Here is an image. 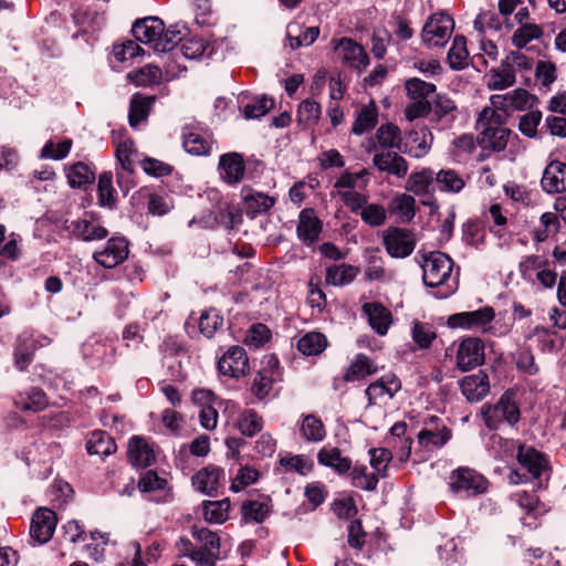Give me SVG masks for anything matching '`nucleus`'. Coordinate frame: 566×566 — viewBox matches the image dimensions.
Segmentation results:
<instances>
[{
    "label": "nucleus",
    "mask_w": 566,
    "mask_h": 566,
    "mask_svg": "<svg viewBox=\"0 0 566 566\" xmlns=\"http://www.w3.org/2000/svg\"><path fill=\"white\" fill-rule=\"evenodd\" d=\"M422 280L426 286L433 289L432 295L437 298H447L459 286V275L453 274V261L440 251L430 252L423 258L421 264Z\"/></svg>",
    "instance_id": "1"
},
{
    "label": "nucleus",
    "mask_w": 566,
    "mask_h": 566,
    "mask_svg": "<svg viewBox=\"0 0 566 566\" xmlns=\"http://www.w3.org/2000/svg\"><path fill=\"white\" fill-rule=\"evenodd\" d=\"M134 38L149 45L156 52H168L181 40V32L176 27L165 30L164 22L156 17H148L134 23Z\"/></svg>",
    "instance_id": "2"
},
{
    "label": "nucleus",
    "mask_w": 566,
    "mask_h": 566,
    "mask_svg": "<svg viewBox=\"0 0 566 566\" xmlns=\"http://www.w3.org/2000/svg\"><path fill=\"white\" fill-rule=\"evenodd\" d=\"M507 115L491 108H483L479 114L476 143L486 150L502 151L505 149L511 130L504 126Z\"/></svg>",
    "instance_id": "3"
},
{
    "label": "nucleus",
    "mask_w": 566,
    "mask_h": 566,
    "mask_svg": "<svg viewBox=\"0 0 566 566\" xmlns=\"http://www.w3.org/2000/svg\"><path fill=\"white\" fill-rule=\"evenodd\" d=\"M495 319L494 308L483 306L475 311L460 312L448 317L447 325L450 328H461L480 334L495 335L493 322Z\"/></svg>",
    "instance_id": "4"
},
{
    "label": "nucleus",
    "mask_w": 566,
    "mask_h": 566,
    "mask_svg": "<svg viewBox=\"0 0 566 566\" xmlns=\"http://www.w3.org/2000/svg\"><path fill=\"white\" fill-rule=\"evenodd\" d=\"M485 426L496 430L503 422L513 426L520 420V409L512 392H504L495 405H485L481 410Z\"/></svg>",
    "instance_id": "5"
},
{
    "label": "nucleus",
    "mask_w": 566,
    "mask_h": 566,
    "mask_svg": "<svg viewBox=\"0 0 566 566\" xmlns=\"http://www.w3.org/2000/svg\"><path fill=\"white\" fill-rule=\"evenodd\" d=\"M191 534L197 541V547L191 557L195 566H217L220 559V537L217 533L206 528L193 526Z\"/></svg>",
    "instance_id": "6"
},
{
    "label": "nucleus",
    "mask_w": 566,
    "mask_h": 566,
    "mask_svg": "<svg viewBox=\"0 0 566 566\" xmlns=\"http://www.w3.org/2000/svg\"><path fill=\"white\" fill-rule=\"evenodd\" d=\"M453 29V19L446 12H437L428 18L421 38L428 48H441L450 40Z\"/></svg>",
    "instance_id": "7"
},
{
    "label": "nucleus",
    "mask_w": 566,
    "mask_h": 566,
    "mask_svg": "<svg viewBox=\"0 0 566 566\" xmlns=\"http://www.w3.org/2000/svg\"><path fill=\"white\" fill-rule=\"evenodd\" d=\"M450 489L463 496H475L486 491L488 482L483 475L470 468H459L450 475Z\"/></svg>",
    "instance_id": "8"
},
{
    "label": "nucleus",
    "mask_w": 566,
    "mask_h": 566,
    "mask_svg": "<svg viewBox=\"0 0 566 566\" xmlns=\"http://www.w3.org/2000/svg\"><path fill=\"white\" fill-rule=\"evenodd\" d=\"M382 242L391 258L409 256L416 248L413 233L408 229L391 227L384 231Z\"/></svg>",
    "instance_id": "9"
},
{
    "label": "nucleus",
    "mask_w": 566,
    "mask_h": 566,
    "mask_svg": "<svg viewBox=\"0 0 566 566\" xmlns=\"http://www.w3.org/2000/svg\"><path fill=\"white\" fill-rule=\"evenodd\" d=\"M484 343L478 337H465L458 346L455 365L461 371H469L484 363Z\"/></svg>",
    "instance_id": "10"
},
{
    "label": "nucleus",
    "mask_w": 566,
    "mask_h": 566,
    "mask_svg": "<svg viewBox=\"0 0 566 566\" xmlns=\"http://www.w3.org/2000/svg\"><path fill=\"white\" fill-rule=\"evenodd\" d=\"M128 242L125 238L113 237L93 253V259L105 269H113L128 256Z\"/></svg>",
    "instance_id": "11"
},
{
    "label": "nucleus",
    "mask_w": 566,
    "mask_h": 566,
    "mask_svg": "<svg viewBox=\"0 0 566 566\" xmlns=\"http://www.w3.org/2000/svg\"><path fill=\"white\" fill-rule=\"evenodd\" d=\"M334 51L343 63L355 69L359 73L369 64V57L365 49L352 38H342L335 42Z\"/></svg>",
    "instance_id": "12"
},
{
    "label": "nucleus",
    "mask_w": 566,
    "mask_h": 566,
    "mask_svg": "<svg viewBox=\"0 0 566 566\" xmlns=\"http://www.w3.org/2000/svg\"><path fill=\"white\" fill-rule=\"evenodd\" d=\"M516 459L523 470L526 471V479H539L548 471V462L543 453L535 448L518 444Z\"/></svg>",
    "instance_id": "13"
},
{
    "label": "nucleus",
    "mask_w": 566,
    "mask_h": 566,
    "mask_svg": "<svg viewBox=\"0 0 566 566\" xmlns=\"http://www.w3.org/2000/svg\"><path fill=\"white\" fill-rule=\"evenodd\" d=\"M249 369L247 353L241 346H231L218 360V370L224 376L239 378Z\"/></svg>",
    "instance_id": "14"
},
{
    "label": "nucleus",
    "mask_w": 566,
    "mask_h": 566,
    "mask_svg": "<svg viewBox=\"0 0 566 566\" xmlns=\"http://www.w3.org/2000/svg\"><path fill=\"white\" fill-rule=\"evenodd\" d=\"M373 166L380 172L405 178L409 170L408 161L398 154V150H376L373 156Z\"/></svg>",
    "instance_id": "15"
},
{
    "label": "nucleus",
    "mask_w": 566,
    "mask_h": 566,
    "mask_svg": "<svg viewBox=\"0 0 566 566\" xmlns=\"http://www.w3.org/2000/svg\"><path fill=\"white\" fill-rule=\"evenodd\" d=\"M56 526V515L50 509H39L32 516L30 537L38 544L49 542Z\"/></svg>",
    "instance_id": "16"
},
{
    "label": "nucleus",
    "mask_w": 566,
    "mask_h": 566,
    "mask_svg": "<svg viewBox=\"0 0 566 566\" xmlns=\"http://www.w3.org/2000/svg\"><path fill=\"white\" fill-rule=\"evenodd\" d=\"M400 388V380L396 376L384 377L370 384L365 390V395L368 399V406H374L386 399H391Z\"/></svg>",
    "instance_id": "17"
},
{
    "label": "nucleus",
    "mask_w": 566,
    "mask_h": 566,
    "mask_svg": "<svg viewBox=\"0 0 566 566\" xmlns=\"http://www.w3.org/2000/svg\"><path fill=\"white\" fill-rule=\"evenodd\" d=\"M460 388L469 402L481 401L490 391L489 377L483 371L463 377Z\"/></svg>",
    "instance_id": "18"
},
{
    "label": "nucleus",
    "mask_w": 566,
    "mask_h": 566,
    "mask_svg": "<svg viewBox=\"0 0 566 566\" xmlns=\"http://www.w3.org/2000/svg\"><path fill=\"white\" fill-rule=\"evenodd\" d=\"M223 476L224 472L222 469L209 465L201 469L192 476V485L202 494L213 495L221 486Z\"/></svg>",
    "instance_id": "19"
},
{
    "label": "nucleus",
    "mask_w": 566,
    "mask_h": 566,
    "mask_svg": "<svg viewBox=\"0 0 566 566\" xmlns=\"http://www.w3.org/2000/svg\"><path fill=\"white\" fill-rule=\"evenodd\" d=\"M407 138L408 142L402 146V153H407L415 158H422L429 153L432 134L426 126L412 128Z\"/></svg>",
    "instance_id": "20"
},
{
    "label": "nucleus",
    "mask_w": 566,
    "mask_h": 566,
    "mask_svg": "<svg viewBox=\"0 0 566 566\" xmlns=\"http://www.w3.org/2000/svg\"><path fill=\"white\" fill-rule=\"evenodd\" d=\"M541 185L547 193L566 191V164L555 160L544 170Z\"/></svg>",
    "instance_id": "21"
},
{
    "label": "nucleus",
    "mask_w": 566,
    "mask_h": 566,
    "mask_svg": "<svg viewBox=\"0 0 566 566\" xmlns=\"http://www.w3.org/2000/svg\"><path fill=\"white\" fill-rule=\"evenodd\" d=\"M322 231V222L313 209H304L300 212L296 233L298 239L310 245L314 243Z\"/></svg>",
    "instance_id": "22"
},
{
    "label": "nucleus",
    "mask_w": 566,
    "mask_h": 566,
    "mask_svg": "<svg viewBox=\"0 0 566 566\" xmlns=\"http://www.w3.org/2000/svg\"><path fill=\"white\" fill-rule=\"evenodd\" d=\"M219 169L221 178L227 184L237 185L244 176L245 166L241 155L230 153L220 157Z\"/></svg>",
    "instance_id": "23"
},
{
    "label": "nucleus",
    "mask_w": 566,
    "mask_h": 566,
    "mask_svg": "<svg viewBox=\"0 0 566 566\" xmlns=\"http://www.w3.org/2000/svg\"><path fill=\"white\" fill-rule=\"evenodd\" d=\"M128 460L134 467L146 468L155 461L153 447L140 437H133L128 443Z\"/></svg>",
    "instance_id": "24"
},
{
    "label": "nucleus",
    "mask_w": 566,
    "mask_h": 566,
    "mask_svg": "<svg viewBox=\"0 0 566 566\" xmlns=\"http://www.w3.org/2000/svg\"><path fill=\"white\" fill-rule=\"evenodd\" d=\"M318 35V27L304 28L302 24L294 22L286 28V40L292 50L311 45Z\"/></svg>",
    "instance_id": "25"
},
{
    "label": "nucleus",
    "mask_w": 566,
    "mask_h": 566,
    "mask_svg": "<svg viewBox=\"0 0 566 566\" xmlns=\"http://www.w3.org/2000/svg\"><path fill=\"white\" fill-rule=\"evenodd\" d=\"M363 310L368 317L371 328L379 335H385L392 323L390 311L376 302L366 303Z\"/></svg>",
    "instance_id": "26"
},
{
    "label": "nucleus",
    "mask_w": 566,
    "mask_h": 566,
    "mask_svg": "<svg viewBox=\"0 0 566 566\" xmlns=\"http://www.w3.org/2000/svg\"><path fill=\"white\" fill-rule=\"evenodd\" d=\"M434 186V171L424 168L421 171L411 174L405 188L416 196H428L432 192Z\"/></svg>",
    "instance_id": "27"
},
{
    "label": "nucleus",
    "mask_w": 566,
    "mask_h": 566,
    "mask_svg": "<svg viewBox=\"0 0 566 566\" xmlns=\"http://www.w3.org/2000/svg\"><path fill=\"white\" fill-rule=\"evenodd\" d=\"M242 198L247 214H255L268 211L274 205V199L263 192L254 191L250 188L242 189Z\"/></svg>",
    "instance_id": "28"
},
{
    "label": "nucleus",
    "mask_w": 566,
    "mask_h": 566,
    "mask_svg": "<svg viewBox=\"0 0 566 566\" xmlns=\"http://www.w3.org/2000/svg\"><path fill=\"white\" fill-rule=\"evenodd\" d=\"M434 184L441 192L448 193H459L465 187L464 178L454 169L434 172Z\"/></svg>",
    "instance_id": "29"
},
{
    "label": "nucleus",
    "mask_w": 566,
    "mask_h": 566,
    "mask_svg": "<svg viewBox=\"0 0 566 566\" xmlns=\"http://www.w3.org/2000/svg\"><path fill=\"white\" fill-rule=\"evenodd\" d=\"M72 233L85 242L105 239L108 234L106 228L88 220H78L72 223Z\"/></svg>",
    "instance_id": "30"
},
{
    "label": "nucleus",
    "mask_w": 566,
    "mask_h": 566,
    "mask_svg": "<svg viewBox=\"0 0 566 566\" xmlns=\"http://www.w3.org/2000/svg\"><path fill=\"white\" fill-rule=\"evenodd\" d=\"M375 137L382 148L388 150L396 149L402 153L401 132L397 125L392 123L382 124L376 130Z\"/></svg>",
    "instance_id": "31"
},
{
    "label": "nucleus",
    "mask_w": 566,
    "mask_h": 566,
    "mask_svg": "<svg viewBox=\"0 0 566 566\" xmlns=\"http://www.w3.org/2000/svg\"><path fill=\"white\" fill-rule=\"evenodd\" d=\"M229 510L230 501L228 499L202 502L203 518L211 524L224 523L229 517Z\"/></svg>",
    "instance_id": "32"
},
{
    "label": "nucleus",
    "mask_w": 566,
    "mask_h": 566,
    "mask_svg": "<svg viewBox=\"0 0 566 566\" xmlns=\"http://www.w3.org/2000/svg\"><path fill=\"white\" fill-rule=\"evenodd\" d=\"M86 450L90 454H96L104 458L116 451V444L107 432L96 431L92 433L87 441Z\"/></svg>",
    "instance_id": "33"
},
{
    "label": "nucleus",
    "mask_w": 566,
    "mask_h": 566,
    "mask_svg": "<svg viewBox=\"0 0 566 566\" xmlns=\"http://www.w3.org/2000/svg\"><path fill=\"white\" fill-rule=\"evenodd\" d=\"M317 460L322 465L333 468L336 472L343 474L350 470L352 462L344 458L337 448H323L317 454Z\"/></svg>",
    "instance_id": "34"
},
{
    "label": "nucleus",
    "mask_w": 566,
    "mask_h": 566,
    "mask_svg": "<svg viewBox=\"0 0 566 566\" xmlns=\"http://www.w3.org/2000/svg\"><path fill=\"white\" fill-rule=\"evenodd\" d=\"M154 102V96H143L135 94L132 97L128 114V119L132 127H136L140 122L147 118Z\"/></svg>",
    "instance_id": "35"
},
{
    "label": "nucleus",
    "mask_w": 566,
    "mask_h": 566,
    "mask_svg": "<svg viewBox=\"0 0 566 566\" xmlns=\"http://www.w3.org/2000/svg\"><path fill=\"white\" fill-rule=\"evenodd\" d=\"M389 211L403 222H408L416 216V200L412 196L400 193L389 203Z\"/></svg>",
    "instance_id": "36"
},
{
    "label": "nucleus",
    "mask_w": 566,
    "mask_h": 566,
    "mask_svg": "<svg viewBox=\"0 0 566 566\" xmlns=\"http://www.w3.org/2000/svg\"><path fill=\"white\" fill-rule=\"evenodd\" d=\"M302 437L308 442H319L326 437L325 426L314 415L304 416L300 423Z\"/></svg>",
    "instance_id": "37"
},
{
    "label": "nucleus",
    "mask_w": 566,
    "mask_h": 566,
    "mask_svg": "<svg viewBox=\"0 0 566 566\" xmlns=\"http://www.w3.org/2000/svg\"><path fill=\"white\" fill-rule=\"evenodd\" d=\"M378 120V111L374 102L369 105L361 107L354 122L352 133L355 135H363L371 130Z\"/></svg>",
    "instance_id": "38"
},
{
    "label": "nucleus",
    "mask_w": 566,
    "mask_h": 566,
    "mask_svg": "<svg viewBox=\"0 0 566 566\" xmlns=\"http://www.w3.org/2000/svg\"><path fill=\"white\" fill-rule=\"evenodd\" d=\"M515 74L506 66L504 60L499 67H493L488 74V87L491 90H505L515 84Z\"/></svg>",
    "instance_id": "39"
},
{
    "label": "nucleus",
    "mask_w": 566,
    "mask_h": 566,
    "mask_svg": "<svg viewBox=\"0 0 566 566\" xmlns=\"http://www.w3.org/2000/svg\"><path fill=\"white\" fill-rule=\"evenodd\" d=\"M376 371L377 367L374 365V363L366 355L359 354L347 368L344 375V379L346 381H354L373 375Z\"/></svg>",
    "instance_id": "40"
},
{
    "label": "nucleus",
    "mask_w": 566,
    "mask_h": 566,
    "mask_svg": "<svg viewBox=\"0 0 566 566\" xmlns=\"http://www.w3.org/2000/svg\"><path fill=\"white\" fill-rule=\"evenodd\" d=\"M326 346V337L317 332L307 333L297 340V349L306 356L319 355Z\"/></svg>",
    "instance_id": "41"
},
{
    "label": "nucleus",
    "mask_w": 566,
    "mask_h": 566,
    "mask_svg": "<svg viewBox=\"0 0 566 566\" xmlns=\"http://www.w3.org/2000/svg\"><path fill=\"white\" fill-rule=\"evenodd\" d=\"M468 59L467 39L463 35H455L448 52V62L451 69L463 70L468 65Z\"/></svg>",
    "instance_id": "42"
},
{
    "label": "nucleus",
    "mask_w": 566,
    "mask_h": 566,
    "mask_svg": "<svg viewBox=\"0 0 566 566\" xmlns=\"http://www.w3.org/2000/svg\"><path fill=\"white\" fill-rule=\"evenodd\" d=\"M357 274L358 269L353 265H333L327 269L325 280L328 284L340 286L353 282Z\"/></svg>",
    "instance_id": "43"
},
{
    "label": "nucleus",
    "mask_w": 566,
    "mask_h": 566,
    "mask_svg": "<svg viewBox=\"0 0 566 566\" xmlns=\"http://www.w3.org/2000/svg\"><path fill=\"white\" fill-rule=\"evenodd\" d=\"M237 427L243 436L253 437L262 430L263 419L253 409H245L240 412Z\"/></svg>",
    "instance_id": "44"
},
{
    "label": "nucleus",
    "mask_w": 566,
    "mask_h": 566,
    "mask_svg": "<svg viewBox=\"0 0 566 566\" xmlns=\"http://www.w3.org/2000/svg\"><path fill=\"white\" fill-rule=\"evenodd\" d=\"M66 176L69 185L72 188H81L85 185L92 184L95 179L94 172L83 163H76L71 166Z\"/></svg>",
    "instance_id": "45"
},
{
    "label": "nucleus",
    "mask_w": 566,
    "mask_h": 566,
    "mask_svg": "<svg viewBox=\"0 0 566 566\" xmlns=\"http://www.w3.org/2000/svg\"><path fill=\"white\" fill-rule=\"evenodd\" d=\"M450 438L451 432L444 426L437 430L422 429L418 433V441L424 448L442 447L450 440Z\"/></svg>",
    "instance_id": "46"
},
{
    "label": "nucleus",
    "mask_w": 566,
    "mask_h": 566,
    "mask_svg": "<svg viewBox=\"0 0 566 566\" xmlns=\"http://www.w3.org/2000/svg\"><path fill=\"white\" fill-rule=\"evenodd\" d=\"M321 117V105L313 99H304L297 109V120L304 127H313Z\"/></svg>",
    "instance_id": "47"
},
{
    "label": "nucleus",
    "mask_w": 566,
    "mask_h": 566,
    "mask_svg": "<svg viewBox=\"0 0 566 566\" xmlns=\"http://www.w3.org/2000/svg\"><path fill=\"white\" fill-rule=\"evenodd\" d=\"M34 347L30 339L18 338V343L13 353L14 365L19 370H24L33 359Z\"/></svg>",
    "instance_id": "48"
},
{
    "label": "nucleus",
    "mask_w": 566,
    "mask_h": 566,
    "mask_svg": "<svg viewBox=\"0 0 566 566\" xmlns=\"http://www.w3.org/2000/svg\"><path fill=\"white\" fill-rule=\"evenodd\" d=\"M223 324V317L214 308L205 311L199 318V329L201 334L210 338Z\"/></svg>",
    "instance_id": "49"
},
{
    "label": "nucleus",
    "mask_w": 566,
    "mask_h": 566,
    "mask_svg": "<svg viewBox=\"0 0 566 566\" xmlns=\"http://www.w3.org/2000/svg\"><path fill=\"white\" fill-rule=\"evenodd\" d=\"M405 87L408 97L418 101H427V97L436 91L433 83H428L417 77L406 81Z\"/></svg>",
    "instance_id": "50"
},
{
    "label": "nucleus",
    "mask_w": 566,
    "mask_h": 566,
    "mask_svg": "<svg viewBox=\"0 0 566 566\" xmlns=\"http://www.w3.org/2000/svg\"><path fill=\"white\" fill-rule=\"evenodd\" d=\"M128 78L137 85L148 86L159 82L161 78V70L156 65L148 64L135 72L128 73Z\"/></svg>",
    "instance_id": "51"
},
{
    "label": "nucleus",
    "mask_w": 566,
    "mask_h": 566,
    "mask_svg": "<svg viewBox=\"0 0 566 566\" xmlns=\"http://www.w3.org/2000/svg\"><path fill=\"white\" fill-rule=\"evenodd\" d=\"M542 29L535 23L522 24L515 30L512 36V43L522 49L526 46L532 40L538 39L542 35Z\"/></svg>",
    "instance_id": "52"
},
{
    "label": "nucleus",
    "mask_w": 566,
    "mask_h": 566,
    "mask_svg": "<svg viewBox=\"0 0 566 566\" xmlns=\"http://www.w3.org/2000/svg\"><path fill=\"white\" fill-rule=\"evenodd\" d=\"M184 148L187 153L202 156L209 154L211 145L197 133H185L184 134Z\"/></svg>",
    "instance_id": "53"
},
{
    "label": "nucleus",
    "mask_w": 566,
    "mask_h": 566,
    "mask_svg": "<svg viewBox=\"0 0 566 566\" xmlns=\"http://www.w3.org/2000/svg\"><path fill=\"white\" fill-rule=\"evenodd\" d=\"M370 465L382 478L387 475V468L392 459V453L387 448H371L369 450Z\"/></svg>",
    "instance_id": "54"
},
{
    "label": "nucleus",
    "mask_w": 566,
    "mask_h": 566,
    "mask_svg": "<svg viewBox=\"0 0 566 566\" xmlns=\"http://www.w3.org/2000/svg\"><path fill=\"white\" fill-rule=\"evenodd\" d=\"M361 220L370 227H381L386 223L387 213L384 206L378 203H369L361 211Z\"/></svg>",
    "instance_id": "55"
},
{
    "label": "nucleus",
    "mask_w": 566,
    "mask_h": 566,
    "mask_svg": "<svg viewBox=\"0 0 566 566\" xmlns=\"http://www.w3.org/2000/svg\"><path fill=\"white\" fill-rule=\"evenodd\" d=\"M352 483L361 490L374 491L378 484V476L368 473L366 467L354 468L352 471Z\"/></svg>",
    "instance_id": "56"
},
{
    "label": "nucleus",
    "mask_w": 566,
    "mask_h": 566,
    "mask_svg": "<svg viewBox=\"0 0 566 566\" xmlns=\"http://www.w3.org/2000/svg\"><path fill=\"white\" fill-rule=\"evenodd\" d=\"M542 120V113L539 111H531L520 118L518 129L520 132L530 138L537 137V127Z\"/></svg>",
    "instance_id": "57"
},
{
    "label": "nucleus",
    "mask_w": 566,
    "mask_h": 566,
    "mask_svg": "<svg viewBox=\"0 0 566 566\" xmlns=\"http://www.w3.org/2000/svg\"><path fill=\"white\" fill-rule=\"evenodd\" d=\"M269 514V507L265 503L259 501L244 502L242 505V516L245 521L261 523Z\"/></svg>",
    "instance_id": "58"
},
{
    "label": "nucleus",
    "mask_w": 566,
    "mask_h": 566,
    "mask_svg": "<svg viewBox=\"0 0 566 566\" xmlns=\"http://www.w3.org/2000/svg\"><path fill=\"white\" fill-rule=\"evenodd\" d=\"M178 44V50L181 53V55L189 60H193L201 56L206 50L203 41L197 38L184 39L181 36V40L177 43V45Z\"/></svg>",
    "instance_id": "59"
},
{
    "label": "nucleus",
    "mask_w": 566,
    "mask_h": 566,
    "mask_svg": "<svg viewBox=\"0 0 566 566\" xmlns=\"http://www.w3.org/2000/svg\"><path fill=\"white\" fill-rule=\"evenodd\" d=\"M506 66L511 69V72L516 75L517 72L523 73L531 71L533 67V59L526 56L518 51L510 52L504 59Z\"/></svg>",
    "instance_id": "60"
},
{
    "label": "nucleus",
    "mask_w": 566,
    "mask_h": 566,
    "mask_svg": "<svg viewBox=\"0 0 566 566\" xmlns=\"http://www.w3.org/2000/svg\"><path fill=\"white\" fill-rule=\"evenodd\" d=\"M274 105L273 99L262 96L254 103L243 107V115L248 119H255L264 116Z\"/></svg>",
    "instance_id": "61"
},
{
    "label": "nucleus",
    "mask_w": 566,
    "mask_h": 566,
    "mask_svg": "<svg viewBox=\"0 0 566 566\" xmlns=\"http://www.w3.org/2000/svg\"><path fill=\"white\" fill-rule=\"evenodd\" d=\"M259 479V472L250 467H242L231 483V491L240 492L248 485L255 483Z\"/></svg>",
    "instance_id": "62"
},
{
    "label": "nucleus",
    "mask_w": 566,
    "mask_h": 566,
    "mask_svg": "<svg viewBox=\"0 0 566 566\" xmlns=\"http://www.w3.org/2000/svg\"><path fill=\"white\" fill-rule=\"evenodd\" d=\"M273 381V375H268L265 371L258 373L251 387L253 395L260 400L264 399L272 390Z\"/></svg>",
    "instance_id": "63"
},
{
    "label": "nucleus",
    "mask_w": 566,
    "mask_h": 566,
    "mask_svg": "<svg viewBox=\"0 0 566 566\" xmlns=\"http://www.w3.org/2000/svg\"><path fill=\"white\" fill-rule=\"evenodd\" d=\"M432 120L440 122L457 109L455 103L444 94H438L433 106Z\"/></svg>",
    "instance_id": "64"
}]
</instances>
